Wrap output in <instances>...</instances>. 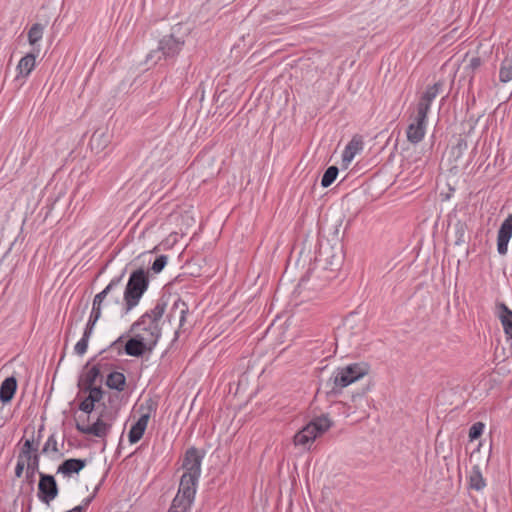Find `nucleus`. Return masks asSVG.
Returning a JSON list of instances; mask_svg holds the SVG:
<instances>
[{
	"instance_id": "obj_1",
	"label": "nucleus",
	"mask_w": 512,
	"mask_h": 512,
	"mask_svg": "<svg viewBox=\"0 0 512 512\" xmlns=\"http://www.w3.org/2000/svg\"><path fill=\"white\" fill-rule=\"evenodd\" d=\"M189 34V29L178 23L173 26L169 35L163 36L156 50L151 51L147 55L146 61H154L156 63L161 58L168 59L176 57L185 44V39Z\"/></svg>"
},
{
	"instance_id": "obj_21",
	"label": "nucleus",
	"mask_w": 512,
	"mask_h": 512,
	"mask_svg": "<svg viewBox=\"0 0 512 512\" xmlns=\"http://www.w3.org/2000/svg\"><path fill=\"white\" fill-rule=\"evenodd\" d=\"M463 62L465 64L463 67L464 72L466 76L469 77V83H471L475 72L481 67L483 63L482 59L479 56H472L469 58L468 55H466Z\"/></svg>"
},
{
	"instance_id": "obj_2",
	"label": "nucleus",
	"mask_w": 512,
	"mask_h": 512,
	"mask_svg": "<svg viewBox=\"0 0 512 512\" xmlns=\"http://www.w3.org/2000/svg\"><path fill=\"white\" fill-rule=\"evenodd\" d=\"M166 306V302L163 299H159L151 310L145 312L132 324L130 331L141 334L157 344L161 337V323Z\"/></svg>"
},
{
	"instance_id": "obj_35",
	"label": "nucleus",
	"mask_w": 512,
	"mask_h": 512,
	"mask_svg": "<svg viewBox=\"0 0 512 512\" xmlns=\"http://www.w3.org/2000/svg\"><path fill=\"white\" fill-rule=\"evenodd\" d=\"M325 262L330 265L331 267V270H336L338 269L341 264H342V260H343V257H342V253L341 251L338 253V254H333L331 256V259H329L328 257H326L325 259Z\"/></svg>"
},
{
	"instance_id": "obj_14",
	"label": "nucleus",
	"mask_w": 512,
	"mask_h": 512,
	"mask_svg": "<svg viewBox=\"0 0 512 512\" xmlns=\"http://www.w3.org/2000/svg\"><path fill=\"white\" fill-rule=\"evenodd\" d=\"M512 237V214L502 222L497 235V251L500 255H506L508 243Z\"/></svg>"
},
{
	"instance_id": "obj_5",
	"label": "nucleus",
	"mask_w": 512,
	"mask_h": 512,
	"mask_svg": "<svg viewBox=\"0 0 512 512\" xmlns=\"http://www.w3.org/2000/svg\"><path fill=\"white\" fill-rule=\"evenodd\" d=\"M332 425L327 415L316 417L294 436V444L303 448H309L315 439L325 433Z\"/></svg>"
},
{
	"instance_id": "obj_11",
	"label": "nucleus",
	"mask_w": 512,
	"mask_h": 512,
	"mask_svg": "<svg viewBox=\"0 0 512 512\" xmlns=\"http://www.w3.org/2000/svg\"><path fill=\"white\" fill-rule=\"evenodd\" d=\"M199 477L193 476L191 474H185L181 476L179 488L175 497H179L180 499L188 500L190 502L194 501L196 494V486Z\"/></svg>"
},
{
	"instance_id": "obj_22",
	"label": "nucleus",
	"mask_w": 512,
	"mask_h": 512,
	"mask_svg": "<svg viewBox=\"0 0 512 512\" xmlns=\"http://www.w3.org/2000/svg\"><path fill=\"white\" fill-rule=\"evenodd\" d=\"M106 385L110 389H115L117 391H123L126 386V377L121 372H111L107 376Z\"/></svg>"
},
{
	"instance_id": "obj_4",
	"label": "nucleus",
	"mask_w": 512,
	"mask_h": 512,
	"mask_svg": "<svg viewBox=\"0 0 512 512\" xmlns=\"http://www.w3.org/2000/svg\"><path fill=\"white\" fill-rule=\"evenodd\" d=\"M125 272L118 277L113 278L110 283L98 294L95 295L92 304V310L97 307L98 302V314L99 318L102 315V308H112L113 306H120L123 304V293L121 289V282Z\"/></svg>"
},
{
	"instance_id": "obj_37",
	"label": "nucleus",
	"mask_w": 512,
	"mask_h": 512,
	"mask_svg": "<svg viewBox=\"0 0 512 512\" xmlns=\"http://www.w3.org/2000/svg\"><path fill=\"white\" fill-rule=\"evenodd\" d=\"M95 402L86 397L79 405V409L85 413H91L94 409Z\"/></svg>"
},
{
	"instance_id": "obj_27",
	"label": "nucleus",
	"mask_w": 512,
	"mask_h": 512,
	"mask_svg": "<svg viewBox=\"0 0 512 512\" xmlns=\"http://www.w3.org/2000/svg\"><path fill=\"white\" fill-rule=\"evenodd\" d=\"M442 87L441 83H435L432 86L427 87L423 95L421 96L420 100L428 103L431 105L433 100L437 97L440 88Z\"/></svg>"
},
{
	"instance_id": "obj_45",
	"label": "nucleus",
	"mask_w": 512,
	"mask_h": 512,
	"mask_svg": "<svg viewBox=\"0 0 512 512\" xmlns=\"http://www.w3.org/2000/svg\"><path fill=\"white\" fill-rule=\"evenodd\" d=\"M91 501H92V497H88V498L84 499L82 506H84V508H86L90 504Z\"/></svg>"
},
{
	"instance_id": "obj_25",
	"label": "nucleus",
	"mask_w": 512,
	"mask_h": 512,
	"mask_svg": "<svg viewBox=\"0 0 512 512\" xmlns=\"http://www.w3.org/2000/svg\"><path fill=\"white\" fill-rule=\"evenodd\" d=\"M192 503L188 500L180 499V496L174 497L168 512H189Z\"/></svg>"
},
{
	"instance_id": "obj_18",
	"label": "nucleus",
	"mask_w": 512,
	"mask_h": 512,
	"mask_svg": "<svg viewBox=\"0 0 512 512\" xmlns=\"http://www.w3.org/2000/svg\"><path fill=\"white\" fill-rule=\"evenodd\" d=\"M17 389V381L14 377L6 378L0 386V400L2 403H8L12 400Z\"/></svg>"
},
{
	"instance_id": "obj_30",
	"label": "nucleus",
	"mask_w": 512,
	"mask_h": 512,
	"mask_svg": "<svg viewBox=\"0 0 512 512\" xmlns=\"http://www.w3.org/2000/svg\"><path fill=\"white\" fill-rule=\"evenodd\" d=\"M101 371L99 365H94L85 375L84 386H92L96 382L97 378L100 377Z\"/></svg>"
},
{
	"instance_id": "obj_6",
	"label": "nucleus",
	"mask_w": 512,
	"mask_h": 512,
	"mask_svg": "<svg viewBox=\"0 0 512 512\" xmlns=\"http://www.w3.org/2000/svg\"><path fill=\"white\" fill-rule=\"evenodd\" d=\"M368 373V367L363 363H354L345 367L338 368L332 375L333 380L332 391L336 388L342 389L354 383Z\"/></svg>"
},
{
	"instance_id": "obj_17",
	"label": "nucleus",
	"mask_w": 512,
	"mask_h": 512,
	"mask_svg": "<svg viewBox=\"0 0 512 512\" xmlns=\"http://www.w3.org/2000/svg\"><path fill=\"white\" fill-rule=\"evenodd\" d=\"M86 466V460L71 458L63 461L58 467L57 473L70 476L73 473H79Z\"/></svg>"
},
{
	"instance_id": "obj_26",
	"label": "nucleus",
	"mask_w": 512,
	"mask_h": 512,
	"mask_svg": "<svg viewBox=\"0 0 512 512\" xmlns=\"http://www.w3.org/2000/svg\"><path fill=\"white\" fill-rule=\"evenodd\" d=\"M179 313V323L180 326L183 325L186 319V314L188 313V306L187 304L182 301L181 299H177L172 307V315L175 313Z\"/></svg>"
},
{
	"instance_id": "obj_24",
	"label": "nucleus",
	"mask_w": 512,
	"mask_h": 512,
	"mask_svg": "<svg viewBox=\"0 0 512 512\" xmlns=\"http://www.w3.org/2000/svg\"><path fill=\"white\" fill-rule=\"evenodd\" d=\"M44 26L40 23H35L28 31V42L30 45H36L43 37Z\"/></svg>"
},
{
	"instance_id": "obj_23",
	"label": "nucleus",
	"mask_w": 512,
	"mask_h": 512,
	"mask_svg": "<svg viewBox=\"0 0 512 512\" xmlns=\"http://www.w3.org/2000/svg\"><path fill=\"white\" fill-rule=\"evenodd\" d=\"M469 485L471 489L477 491L482 490L486 486L485 480L481 473V469L478 465L473 466L470 472Z\"/></svg>"
},
{
	"instance_id": "obj_29",
	"label": "nucleus",
	"mask_w": 512,
	"mask_h": 512,
	"mask_svg": "<svg viewBox=\"0 0 512 512\" xmlns=\"http://www.w3.org/2000/svg\"><path fill=\"white\" fill-rule=\"evenodd\" d=\"M430 106V104L419 100L414 119L427 122V114L430 110Z\"/></svg>"
},
{
	"instance_id": "obj_38",
	"label": "nucleus",
	"mask_w": 512,
	"mask_h": 512,
	"mask_svg": "<svg viewBox=\"0 0 512 512\" xmlns=\"http://www.w3.org/2000/svg\"><path fill=\"white\" fill-rule=\"evenodd\" d=\"M34 457H39V454L36 452H28V451L20 450L17 459L22 460L25 464H27V463H29V461H33Z\"/></svg>"
},
{
	"instance_id": "obj_8",
	"label": "nucleus",
	"mask_w": 512,
	"mask_h": 512,
	"mask_svg": "<svg viewBox=\"0 0 512 512\" xmlns=\"http://www.w3.org/2000/svg\"><path fill=\"white\" fill-rule=\"evenodd\" d=\"M157 403L149 398L140 405L141 416L136 423L131 427L128 438L131 444L137 443L143 436L152 411H156Z\"/></svg>"
},
{
	"instance_id": "obj_39",
	"label": "nucleus",
	"mask_w": 512,
	"mask_h": 512,
	"mask_svg": "<svg viewBox=\"0 0 512 512\" xmlns=\"http://www.w3.org/2000/svg\"><path fill=\"white\" fill-rule=\"evenodd\" d=\"M21 450L38 453V442L34 444V439H26L21 447Z\"/></svg>"
},
{
	"instance_id": "obj_41",
	"label": "nucleus",
	"mask_w": 512,
	"mask_h": 512,
	"mask_svg": "<svg viewBox=\"0 0 512 512\" xmlns=\"http://www.w3.org/2000/svg\"><path fill=\"white\" fill-rule=\"evenodd\" d=\"M104 134L103 133H98V132H95L92 137H91V144L93 145L95 141L99 140L101 137H103Z\"/></svg>"
},
{
	"instance_id": "obj_42",
	"label": "nucleus",
	"mask_w": 512,
	"mask_h": 512,
	"mask_svg": "<svg viewBox=\"0 0 512 512\" xmlns=\"http://www.w3.org/2000/svg\"><path fill=\"white\" fill-rule=\"evenodd\" d=\"M349 328H352V326H349L348 322L345 323L343 328L340 330L341 335L344 336Z\"/></svg>"
},
{
	"instance_id": "obj_32",
	"label": "nucleus",
	"mask_w": 512,
	"mask_h": 512,
	"mask_svg": "<svg viewBox=\"0 0 512 512\" xmlns=\"http://www.w3.org/2000/svg\"><path fill=\"white\" fill-rule=\"evenodd\" d=\"M49 452H53V453L59 452L58 443H57L55 434H51L48 437L46 443L44 444V446L42 448V453L47 454Z\"/></svg>"
},
{
	"instance_id": "obj_13",
	"label": "nucleus",
	"mask_w": 512,
	"mask_h": 512,
	"mask_svg": "<svg viewBox=\"0 0 512 512\" xmlns=\"http://www.w3.org/2000/svg\"><path fill=\"white\" fill-rule=\"evenodd\" d=\"M99 320V314H98V306L94 308V311H91L90 317L88 320V323L86 325V328L84 330L82 338L76 343L74 347V351L77 355H84L88 348V342L92 335L93 328L96 324V322Z\"/></svg>"
},
{
	"instance_id": "obj_33",
	"label": "nucleus",
	"mask_w": 512,
	"mask_h": 512,
	"mask_svg": "<svg viewBox=\"0 0 512 512\" xmlns=\"http://www.w3.org/2000/svg\"><path fill=\"white\" fill-rule=\"evenodd\" d=\"M484 424L482 422L474 423L469 429V438L471 441L479 438L484 430Z\"/></svg>"
},
{
	"instance_id": "obj_34",
	"label": "nucleus",
	"mask_w": 512,
	"mask_h": 512,
	"mask_svg": "<svg viewBox=\"0 0 512 512\" xmlns=\"http://www.w3.org/2000/svg\"><path fill=\"white\" fill-rule=\"evenodd\" d=\"M85 390L89 391L88 397L93 400L95 403L99 402L103 396V391L101 387H94L92 386H84Z\"/></svg>"
},
{
	"instance_id": "obj_7",
	"label": "nucleus",
	"mask_w": 512,
	"mask_h": 512,
	"mask_svg": "<svg viewBox=\"0 0 512 512\" xmlns=\"http://www.w3.org/2000/svg\"><path fill=\"white\" fill-rule=\"evenodd\" d=\"M115 417L116 412L104 409L92 425L76 423V429L83 434L104 438L110 432Z\"/></svg>"
},
{
	"instance_id": "obj_36",
	"label": "nucleus",
	"mask_w": 512,
	"mask_h": 512,
	"mask_svg": "<svg viewBox=\"0 0 512 512\" xmlns=\"http://www.w3.org/2000/svg\"><path fill=\"white\" fill-rule=\"evenodd\" d=\"M167 260H168V258L166 255H160L159 257H157L151 267L153 272L160 273L166 266Z\"/></svg>"
},
{
	"instance_id": "obj_16",
	"label": "nucleus",
	"mask_w": 512,
	"mask_h": 512,
	"mask_svg": "<svg viewBox=\"0 0 512 512\" xmlns=\"http://www.w3.org/2000/svg\"><path fill=\"white\" fill-rule=\"evenodd\" d=\"M363 149V141L360 136H354L345 147L342 154V161L348 165L355 155Z\"/></svg>"
},
{
	"instance_id": "obj_3",
	"label": "nucleus",
	"mask_w": 512,
	"mask_h": 512,
	"mask_svg": "<svg viewBox=\"0 0 512 512\" xmlns=\"http://www.w3.org/2000/svg\"><path fill=\"white\" fill-rule=\"evenodd\" d=\"M149 286L148 273L142 268L131 273L123 292L122 315L129 314L140 302Z\"/></svg>"
},
{
	"instance_id": "obj_15",
	"label": "nucleus",
	"mask_w": 512,
	"mask_h": 512,
	"mask_svg": "<svg viewBox=\"0 0 512 512\" xmlns=\"http://www.w3.org/2000/svg\"><path fill=\"white\" fill-rule=\"evenodd\" d=\"M426 123L427 122L413 119L406 131L409 142L417 144L422 141L426 132Z\"/></svg>"
},
{
	"instance_id": "obj_44",
	"label": "nucleus",
	"mask_w": 512,
	"mask_h": 512,
	"mask_svg": "<svg viewBox=\"0 0 512 512\" xmlns=\"http://www.w3.org/2000/svg\"><path fill=\"white\" fill-rule=\"evenodd\" d=\"M364 394H365V391H363L361 394H359V393L354 394V395L352 396V400H353V401H356V399H357V398H359V399L361 400V399L363 398Z\"/></svg>"
},
{
	"instance_id": "obj_19",
	"label": "nucleus",
	"mask_w": 512,
	"mask_h": 512,
	"mask_svg": "<svg viewBox=\"0 0 512 512\" xmlns=\"http://www.w3.org/2000/svg\"><path fill=\"white\" fill-rule=\"evenodd\" d=\"M498 310L504 333L512 339V311L504 303L498 305Z\"/></svg>"
},
{
	"instance_id": "obj_20",
	"label": "nucleus",
	"mask_w": 512,
	"mask_h": 512,
	"mask_svg": "<svg viewBox=\"0 0 512 512\" xmlns=\"http://www.w3.org/2000/svg\"><path fill=\"white\" fill-rule=\"evenodd\" d=\"M36 64V57L32 53L26 54L22 57L17 65L18 76L27 77L34 69Z\"/></svg>"
},
{
	"instance_id": "obj_40",
	"label": "nucleus",
	"mask_w": 512,
	"mask_h": 512,
	"mask_svg": "<svg viewBox=\"0 0 512 512\" xmlns=\"http://www.w3.org/2000/svg\"><path fill=\"white\" fill-rule=\"evenodd\" d=\"M25 466L26 464L22 460L17 459V464L15 467V475L17 478L22 476Z\"/></svg>"
},
{
	"instance_id": "obj_9",
	"label": "nucleus",
	"mask_w": 512,
	"mask_h": 512,
	"mask_svg": "<svg viewBox=\"0 0 512 512\" xmlns=\"http://www.w3.org/2000/svg\"><path fill=\"white\" fill-rule=\"evenodd\" d=\"M156 343L144 337L141 334L133 333V336L126 342L124 351L127 355L133 357H141L147 351L151 352Z\"/></svg>"
},
{
	"instance_id": "obj_12",
	"label": "nucleus",
	"mask_w": 512,
	"mask_h": 512,
	"mask_svg": "<svg viewBox=\"0 0 512 512\" xmlns=\"http://www.w3.org/2000/svg\"><path fill=\"white\" fill-rule=\"evenodd\" d=\"M202 458V455L199 454L195 447L189 448L183 459L182 467L185 470L184 473L200 477Z\"/></svg>"
},
{
	"instance_id": "obj_31",
	"label": "nucleus",
	"mask_w": 512,
	"mask_h": 512,
	"mask_svg": "<svg viewBox=\"0 0 512 512\" xmlns=\"http://www.w3.org/2000/svg\"><path fill=\"white\" fill-rule=\"evenodd\" d=\"M39 461L40 457H34L33 461H29V463L26 464V478L30 482H33L35 473H39Z\"/></svg>"
},
{
	"instance_id": "obj_10",
	"label": "nucleus",
	"mask_w": 512,
	"mask_h": 512,
	"mask_svg": "<svg viewBox=\"0 0 512 512\" xmlns=\"http://www.w3.org/2000/svg\"><path fill=\"white\" fill-rule=\"evenodd\" d=\"M38 498L45 504L49 505L58 496V485L52 475L39 472Z\"/></svg>"
},
{
	"instance_id": "obj_28",
	"label": "nucleus",
	"mask_w": 512,
	"mask_h": 512,
	"mask_svg": "<svg viewBox=\"0 0 512 512\" xmlns=\"http://www.w3.org/2000/svg\"><path fill=\"white\" fill-rule=\"evenodd\" d=\"M338 168L336 166H330L326 169L324 172L322 179H321V185L324 188L329 187L336 179L338 175Z\"/></svg>"
},
{
	"instance_id": "obj_43",
	"label": "nucleus",
	"mask_w": 512,
	"mask_h": 512,
	"mask_svg": "<svg viewBox=\"0 0 512 512\" xmlns=\"http://www.w3.org/2000/svg\"><path fill=\"white\" fill-rule=\"evenodd\" d=\"M84 509H85L84 506L78 505V506L74 507L73 509H71L70 511L71 512H83Z\"/></svg>"
}]
</instances>
